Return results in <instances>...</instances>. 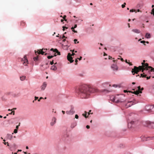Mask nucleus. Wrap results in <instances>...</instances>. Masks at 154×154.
<instances>
[{
  "mask_svg": "<svg viewBox=\"0 0 154 154\" xmlns=\"http://www.w3.org/2000/svg\"><path fill=\"white\" fill-rule=\"evenodd\" d=\"M91 89L86 85L80 86L76 90V92L83 98H86L89 97Z\"/></svg>",
  "mask_w": 154,
  "mask_h": 154,
  "instance_id": "f257e3e1",
  "label": "nucleus"
},
{
  "mask_svg": "<svg viewBox=\"0 0 154 154\" xmlns=\"http://www.w3.org/2000/svg\"><path fill=\"white\" fill-rule=\"evenodd\" d=\"M143 62H144L142 63V66H139L138 67L134 66V68L132 69L131 72L133 75L135 73L137 74L138 72L141 70H142V72H143L144 70H148L149 69H150L149 67L150 66H148V64L145 63H144L145 60H144Z\"/></svg>",
  "mask_w": 154,
  "mask_h": 154,
  "instance_id": "f03ea898",
  "label": "nucleus"
},
{
  "mask_svg": "<svg viewBox=\"0 0 154 154\" xmlns=\"http://www.w3.org/2000/svg\"><path fill=\"white\" fill-rule=\"evenodd\" d=\"M124 97L125 96L123 95H117L115 96L111 97V99L113 101L116 103H119L123 102L125 100Z\"/></svg>",
  "mask_w": 154,
  "mask_h": 154,
  "instance_id": "7ed1b4c3",
  "label": "nucleus"
},
{
  "mask_svg": "<svg viewBox=\"0 0 154 154\" xmlns=\"http://www.w3.org/2000/svg\"><path fill=\"white\" fill-rule=\"evenodd\" d=\"M136 122L131 121L128 124V127L130 129L134 128L136 127Z\"/></svg>",
  "mask_w": 154,
  "mask_h": 154,
  "instance_id": "20e7f679",
  "label": "nucleus"
},
{
  "mask_svg": "<svg viewBox=\"0 0 154 154\" xmlns=\"http://www.w3.org/2000/svg\"><path fill=\"white\" fill-rule=\"evenodd\" d=\"M154 107V105H148L146 106L143 109V111L145 110L147 111L148 112H150L151 110Z\"/></svg>",
  "mask_w": 154,
  "mask_h": 154,
  "instance_id": "39448f33",
  "label": "nucleus"
},
{
  "mask_svg": "<svg viewBox=\"0 0 154 154\" xmlns=\"http://www.w3.org/2000/svg\"><path fill=\"white\" fill-rule=\"evenodd\" d=\"M21 61L23 64L25 66H27L28 64V60L26 55L24 56L23 58L22 59Z\"/></svg>",
  "mask_w": 154,
  "mask_h": 154,
  "instance_id": "423d86ee",
  "label": "nucleus"
},
{
  "mask_svg": "<svg viewBox=\"0 0 154 154\" xmlns=\"http://www.w3.org/2000/svg\"><path fill=\"white\" fill-rule=\"evenodd\" d=\"M138 102L136 100H134L133 101H130L128 102L126 105V107H129L131 106L132 105L135 104L136 103H137Z\"/></svg>",
  "mask_w": 154,
  "mask_h": 154,
  "instance_id": "0eeeda50",
  "label": "nucleus"
},
{
  "mask_svg": "<svg viewBox=\"0 0 154 154\" xmlns=\"http://www.w3.org/2000/svg\"><path fill=\"white\" fill-rule=\"evenodd\" d=\"M75 112V111L74 110V108L73 107H71V109L70 111H66V113L68 115H72L74 114Z\"/></svg>",
  "mask_w": 154,
  "mask_h": 154,
  "instance_id": "6e6552de",
  "label": "nucleus"
},
{
  "mask_svg": "<svg viewBox=\"0 0 154 154\" xmlns=\"http://www.w3.org/2000/svg\"><path fill=\"white\" fill-rule=\"evenodd\" d=\"M138 90H137L135 91H134L133 92L132 91L131 92L132 93H134L136 95H138L139 93H142V91H140V86H138L137 87Z\"/></svg>",
  "mask_w": 154,
  "mask_h": 154,
  "instance_id": "1a4fd4ad",
  "label": "nucleus"
},
{
  "mask_svg": "<svg viewBox=\"0 0 154 154\" xmlns=\"http://www.w3.org/2000/svg\"><path fill=\"white\" fill-rule=\"evenodd\" d=\"M67 58L68 60L70 62V63H72L73 62L72 60V57L71 56V54L70 53H69L67 56Z\"/></svg>",
  "mask_w": 154,
  "mask_h": 154,
  "instance_id": "9d476101",
  "label": "nucleus"
},
{
  "mask_svg": "<svg viewBox=\"0 0 154 154\" xmlns=\"http://www.w3.org/2000/svg\"><path fill=\"white\" fill-rule=\"evenodd\" d=\"M56 120L57 119L55 117H54L53 118L52 120V121L50 123L51 125V126H53L56 123Z\"/></svg>",
  "mask_w": 154,
  "mask_h": 154,
  "instance_id": "9b49d317",
  "label": "nucleus"
},
{
  "mask_svg": "<svg viewBox=\"0 0 154 154\" xmlns=\"http://www.w3.org/2000/svg\"><path fill=\"white\" fill-rule=\"evenodd\" d=\"M47 83L46 82H43L42 85L41 87V90L43 91L45 90V88L47 86Z\"/></svg>",
  "mask_w": 154,
  "mask_h": 154,
  "instance_id": "f8f14e48",
  "label": "nucleus"
},
{
  "mask_svg": "<svg viewBox=\"0 0 154 154\" xmlns=\"http://www.w3.org/2000/svg\"><path fill=\"white\" fill-rule=\"evenodd\" d=\"M147 123L148 124L147 126H151L152 128H154V122H147Z\"/></svg>",
  "mask_w": 154,
  "mask_h": 154,
  "instance_id": "ddd939ff",
  "label": "nucleus"
},
{
  "mask_svg": "<svg viewBox=\"0 0 154 154\" xmlns=\"http://www.w3.org/2000/svg\"><path fill=\"white\" fill-rule=\"evenodd\" d=\"M111 68L113 70H117L118 69V67L116 64H113L111 66Z\"/></svg>",
  "mask_w": 154,
  "mask_h": 154,
  "instance_id": "4468645a",
  "label": "nucleus"
},
{
  "mask_svg": "<svg viewBox=\"0 0 154 154\" xmlns=\"http://www.w3.org/2000/svg\"><path fill=\"white\" fill-rule=\"evenodd\" d=\"M43 50H42V49L40 50H38L37 51V52L38 54H42V55H43L45 52L43 51Z\"/></svg>",
  "mask_w": 154,
  "mask_h": 154,
  "instance_id": "2eb2a0df",
  "label": "nucleus"
},
{
  "mask_svg": "<svg viewBox=\"0 0 154 154\" xmlns=\"http://www.w3.org/2000/svg\"><path fill=\"white\" fill-rule=\"evenodd\" d=\"M54 52L55 53H57V55H60V52H59L57 49H55L54 50ZM57 55L56 54H55L54 56H56Z\"/></svg>",
  "mask_w": 154,
  "mask_h": 154,
  "instance_id": "dca6fc26",
  "label": "nucleus"
},
{
  "mask_svg": "<svg viewBox=\"0 0 154 154\" xmlns=\"http://www.w3.org/2000/svg\"><path fill=\"white\" fill-rule=\"evenodd\" d=\"M132 31L135 33H139L140 32V30L137 29H133L132 30Z\"/></svg>",
  "mask_w": 154,
  "mask_h": 154,
  "instance_id": "f3484780",
  "label": "nucleus"
},
{
  "mask_svg": "<svg viewBox=\"0 0 154 154\" xmlns=\"http://www.w3.org/2000/svg\"><path fill=\"white\" fill-rule=\"evenodd\" d=\"M69 46L67 45H64L63 46V48L65 50H67Z\"/></svg>",
  "mask_w": 154,
  "mask_h": 154,
  "instance_id": "a211bd4d",
  "label": "nucleus"
},
{
  "mask_svg": "<svg viewBox=\"0 0 154 154\" xmlns=\"http://www.w3.org/2000/svg\"><path fill=\"white\" fill-rule=\"evenodd\" d=\"M150 35L149 33H146L145 35V37L146 38H150Z\"/></svg>",
  "mask_w": 154,
  "mask_h": 154,
  "instance_id": "6ab92c4d",
  "label": "nucleus"
},
{
  "mask_svg": "<svg viewBox=\"0 0 154 154\" xmlns=\"http://www.w3.org/2000/svg\"><path fill=\"white\" fill-rule=\"evenodd\" d=\"M51 69L55 71L57 70V68L55 66L53 65L51 66Z\"/></svg>",
  "mask_w": 154,
  "mask_h": 154,
  "instance_id": "aec40b11",
  "label": "nucleus"
},
{
  "mask_svg": "<svg viewBox=\"0 0 154 154\" xmlns=\"http://www.w3.org/2000/svg\"><path fill=\"white\" fill-rule=\"evenodd\" d=\"M76 125V123H73L71 125V127L73 128H74Z\"/></svg>",
  "mask_w": 154,
  "mask_h": 154,
  "instance_id": "412c9836",
  "label": "nucleus"
},
{
  "mask_svg": "<svg viewBox=\"0 0 154 154\" xmlns=\"http://www.w3.org/2000/svg\"><path fill=\"white\" fill-rule=\"evenodd\" d=\"M26 78V77L25 76H23L20 77V80L21 81H23Z\"/></svg>",
  "mask_w": 154,
  "mask_h": 154,
  "instance_id": "4be33fe9",
  "label": "nucleus"
},
{
  "mask_svg": "<svg viewBox=\"0 0 154 154\" xmlns=\"http://www.w3.org/2000/svg\"><path fill=\"white\" fill-rule=\"evenodd\" d=\"M25 25V23L23 21H21L20 22V25L22 26H24Z\"/></svg>",
  "mask_w": 154,
  "mask_h": 154,
  "instance_id": "5701e85b",
  "label": "nucleus"
},
{
  "mask_svg": "<svg viewBox=\"0 0 154 154\" xmlns=\"http://www.w3.org/2000/svg\"><path fill=\"white\" fill-rule=\"evenodd\" d=\"M85 114H82V116H85V118H87L88 117V116H86L87 114V112H86V111H85Z\"/></svg>",
  "mask_w": 154,
  "mask_h": 154,
  "instance_id": "b1692460",
  "label": "nucleus"
},
{
  "mask_svg": "<svg viewBox=\"0 0 154 154\" xmlns=\"http://www.w3.org/2000/svg\"><path fill=\"white\" fill-rule=\"evenodd\" d=\"M144 73H143V74H141L140 75V77H146V75H143V74H144Z\"/></svg>",
  "mask_w": 154,
  "mask_h": 154,
  "instance_id": "393cba45",
  "label": "nucleus"
},
{
  "mask_svg": "<svg viewBox=\"0 0 154 154\" xmlns=\"http://www.w3.org/2000/svg\"><path fill=\"white\" fill-rule=\"evenodd\" d=\"M149 68H150V71L151 72H154V68L152 67L151 66H149Z\"/></svg>",
  "mask_w": 154,
  "mask_h": 154,
  "instance_id": "a878e982",
  "label": "nucleus"
},
{
  "mask_svg": "<svg viewBox=\"0 0 154 154\" xmlns=\"http://www.w3.org/2000/svg\"><path fill=\"white\" fill-rule=\"evenodd\" d=\"M102 92H109V91L108 90H107V89H104V90H102Z\"/></svg>",
  "mask_w": 154,
  "mask_h": 154,
  "instance_id": "bb28decb",
  "label": "nucleus"
},
{
  "mask_svg": "<svg viewBox=\"0 0 154 154\" xmlns=\"http://www.w3.org/2000/svg\"><path fill=\"white\" fill-rule=\"evenodd\" d=\"M14 111H12V112H11L10 113H9L8 114H10V115H11V114H13V115H14Z\"/></svg>",
  "mask_w": 154,
  "mask_h": 154,
  "instance_id": "cd10ccee",
  "label": "nucleus"
},
{
  "mask_svg": "<svg viewBox=\"0 0 154 154\" xmlns=\"http://www.w3.org/2000/svg\"><path fill=\"white\" fill-rule=\"evenodd\" d=\"M33 59L34 61L37 60L38 59V57H34L33 58Z\"/></svg>",
  "mask_w": 154,
  "mask_h": 154,
  "instance_id": "c85d7f7f",
  "label": "nucleus"
},
{
  "mask_svg": "<svg viewBox=\"0 0 154 154\" xmlns=\"http://www.w3.org/2000/svg\"><path fill=\"white\" fill-rule=\"evenodd\" d=\"M151 14H152L154 16V8H152V9Z\"/></svg>",
  "mask_w": 154,
  "mask_h": 154,
  "instance_id": "c756f323",
  "label": "nucleus"
},
{
  "mask_svg": "<svg viewBox=\"0 0 154 154\" xmlns=\"http://www.w3.org/2000/svg\"><path fill=\"white\" fill-rule=\"evenodd\" d=\"M53 56H49L47 57V58L48 59H51V58H52V57H53Z\"/></svg>",
  "mask_w": 154,
  "mask_h": 154,
  "instance_id": "7c9ffc66",
  "label": "nucleus"
},
{
  "mask_svg": "<svg viewBox=\"0 0 154 154\" xmlns=\"http://www.w3.org/2000/svg\"><path fill=\"white\" fill-rule=\"evenodd\" d=\"M126 5V3H124V4H123L122 5V8H124V7H125V5Z\"/></svg>",
  "mask_w": 154,
  "mask_h": 154,
  "instance_id": "2f4dec72",
  "label": "nucleus"
},
{
  "mask_svg": "<svg viewBox=\"0 0 154 154\" xmlns=\"http://www.w3.org/2000/svg\"><path fill=\"white\" fill-rule=\"evenodd\" d=\"M14 133H17V129H15L14 130Z\"/></svg>",
  "mask_w": 154,
  "mask_h": 154,
  "instance_id": "473e14b6",
  "label": "nucleus"
},
{
  "mask_svg": "<svg viewBox=\"0 0 154 154\" xmlns=\"http://www.w3.org/2000/svg\"><path fill=\"white\" fill-rule=\"evenodd\" d=\"M60 38H67V37H66L65 35H63V37H62V38L61 37V36H60Z\"/></svg>",
  "mask_w": 154,
  "mask_h": 154,
  "instance_id": "72a5a7b5",
  "label": "nucleus"
},
{
  "mask_svg": "<svg viewBox=\"0 0 154 154\" xmlns=\"http://www.w3.org/2000/svg\"><path fill=\"white\" fill-rule=\"evenodd\" d=\"M3 141L5 142L4 143H4L5 144V145H6V143L7 144V145L8 146H9V144H8V142H7L6 143L5 142V140H3Z\"/></svg>",
  "mask_w": 154,
  "mask_h": 154,
  "instance_id": "f704fd0d",
  "label": "nucleus"
},
{
  "mask_svg": "<svg viewBox=\"0 0 154 154\" xmlns=\"http://www.w3.org/2000/svg\"><path fill=\"white\" fill-rule=\"evenodd\" d=\"M47 50V48H43L42 49V50H43L45 52Z\"/></svg>",
  "mask_w": 154,
  "mask_h": 154,
  "instance_id": "c9c22d12",
  "label": "nucleus"
},
{
  "mask_svg": "<svg viewBox=\"0 0 154 154\" xmlns=\"http://www.w3.org/2000/svg\"><path fill=\"white\" fill-rule=\"evenodd\" d=\"M135 10L134 9H132L130 10V12H135Z\"/></svg>",
  "mask_w": 154,
  "mask_h": 154,
  "instance_id": "e433bc0d",
  "label": "nucleus"
},
{
  "mask_svg": "<svg viewBox=\"0 0 154 154\" xmlns=\"http://www.w3.org/2000/svg\"><path fill=\"white\" fill-rule=\"evenodd\" d=\"M75 118L76 119H78L79 118V116L76 114L75 115Z\"/></svg>",
  "mask_w": 154,
  "mask_h": 154,
  "instance_id": "4c0bfd02",
  "label": "nucleus"
},
{
  "mask_svg": "<svg viewBox=\"0 0 154 154\" xmlns=\"http://www.w3.org/2000/svg\"><path fill=\"white\" fill-rule=\"evenodd\" d=\"M66 15L64 16L63 17V19L65 21H66Z\"/></svg>",
  "mask_w": 154,
  "mask_h": 154,
  "instance_id": "58836bf2",
  "label": "nucleus"
},
{
  "mask_svg": "<svg viewBox=\"0 0 154 154\" xmlns=\"http://www.w3.org/2000/svg\"><path fill=\"white\" fill-rule=\"evenodd\" d=\"M20 123H19V125H17L16 126V128L17 129L18 128H19V126H20Z\"/></svg>",
  "mask_w": 154,
  "mask_h": 154,
  "instance_id": "ea45409f",
  "label": "nucleus"
},
{
  "mask_svg": "<svg viewBox=\"0 0 154 154\" xmlns=\"http://www.w3.org/2000/svg\"><path fill=\"white\" fill-rule=\"evenodd\" d=\"M38 97L35 96V100H36L38 99Z\"/></svg>",
  "mask_w": 154,
  "mask_h": 154,
  "instance_id": "a19ab883",
  "label": "nucleus"
},
{
  "mask_svg": "<svg viewBox=\"0 0 154 154\" xmlns=\"http://www.w3.org/2000/svg\"><path fill=\"white\" fill-rule=\"evenodd\" d=\"M141 43H144L146 42L144 41H141Z\"/></svg>",
  "mask_w": 154,
  "mask_h": 154,
  "instance_id": "79ce46f5",
  "label": "nucleus"
},
{
  "mask_svg": "<svg viewBox=\"0 0 154 154\" xmlns=\"http://www.w3.org/2000/svg\"><path fill=\"white\" fill-rule=\"evenodd\" d=\"M54 64V61L53 60L52 61H51L50 62V64L51 65H52Z\"/></svg>",
  "mask_w": 154,
  "mask_h": 154,
  "instance_id": "37998d69",
  "label": "nucleus"
},
{
  "mask_svg": "<svg viewBox=\"0 0 154 154\" xmlns=\"http://www.w3.org/2000/svg\"><path fill=\"white\" fill-rule=\"evenodd\" d=\"M86 127L87 129H89L90 128V126L88 125H87L86 126Z\"/></svg>",
  "mask_w": 154,
  "mask_h": 154,
  "instance_id": "c03bdc74",
  "label": "nucleus"
},
{
  "mask_svg": "<svg viewBox=\"0 0 154 154\" xmlns=\"http://www.w3.org/2000/svg\"><path fill=\"white\" fill-rule=\"evenodd\" d=\"M149 138H150V139H151V140H153V139H154V137H149Z\"/></svg>",
  "mask_w": 154,
  "mask_h": 154,
  "instance_id": "a18cd8bd",
  "label": "nucleus"
},
{
  "mask_svg": "<svg viewBox=\"0 0 154 154\" xmlns=\"http://www.w3.org/2000/svg\"><path fill=\"white\" fill-rule=\"evenodd\" d=\"M78 60L77 59H76L75 60V62L76 63L75 64V65L77 64V62H78Z\"/></svg>",
  "mask_w": 154,
  "mask_h": 154,
  "instance_id": "49530a36",
  "label": "nucleus"
},
{
  "mask_svg": "<svg viewBox=\"0 0 154 154\" xmlns=\"http://www.w3.org/2000/svg\"><path fill=\"white\" fill-rule=\"evenodd\" d=\"M72 31L73 32H75V33H77V31L75 30L74 29Z\"/></svg>",
  "mask_w": 154,
  "mask_h": 154,
  "instance_id": "de8ad7c7",
  "label": "nucleus"
},
{
  "mask_svg": "<svg viewBox=\"0 0 154 154\" xmlns=\"http://www.w3.org/2000/svg\"><path fill=\"white\" fill-rule=\"evenodd\" d=\"M77 41V39H75L74 40V41L75 42V43H76L75 42Z\"/></svg>",
  "mask_w": 154,
  "mask_h": 154,
  "instance_id": "09e8293b",
  "label": "nucleus"
},
{
  "mask_svg": "<svg viewBox=\"0 0 154 154\" xmlns=\"http://www.w3.org/2000/svg\"><path fill=\"white\" fill-rule=\"evenodd\" d=\"M77 27V25L76 24H75V25L74 26V28H76Z\"/></svg>",
  "mask_w": 154,
  "mask_h": 154,
  "instance_id": "8fccbe9b",
  "label": "nucleus"
},
{
  "mask_svg": "<svg viewBox=\"0 0 154 154\" xmlns=\"http://www.w3.org/2000/svg\"><path fill=\"white\" fill-rule=\"evenodd\" d=\"M91 110H90L89 112H88V115H89L90 114V112H91Z\"/></svg>",
  "mask_w": 154,
  "mask_h": 154,
  "instance_id": "3c124183",
  "label": "nucleus"
},
{
  "mask_svg": "<svg viewBox=\"0 0 154 154\" xmlns=\"http://www.w3.org/2000/svg\"><path fill=\"white\" fill-rule=\"evenodd\" d=\"M128 63L129 64V65L132 66V65L131 63Z\"/></svg>",
  "mask_w": 154,
  "mask_h": 154,
  "instance_id": "603ef678",
  "label": "nucleus"
},
{
  "mask_svg": "<svg viewBox=\"0 0 154 154\" xmlns=\"http://www.w3.org/2000/svg\"><path fill=\"white\" fill-rule=\"evenodd\" d=\"M82 57H80L79 58H78V59H79V60H80L82 59Z\"/></svg>",
  "mask_w": 154,
  "mask_h": 154,
  "instance_id": "864d4df0",
  "label": "nucleus"
},
{
  "mask_svg": "<svg viewBox=\"0 0 154 154\" xmlns=\"http://www.w3.org/2000/svg\"><path fill=\"white\" fill-rule=\"evenodd\" d=\"M150 76H149V77H146V78H147V79H150Z\"/></svg>",
  "mask_w": 154,
  "mask_h": 154,
  "instance_id": "5fc2aeb1",
  "label": "nucleus"
},
{
  "mask_svg": "<svg viewBox=\"0 0 154 154\" xmlns=\"http://www.w3.org/2000/svg\"><path fill=\"white\" fill-rule=\"evenodd\" d=\"M65 26H64L63 27V31H64L65 30Z\"/></svg>",
  "mask_w": 154,
  "mask_h": 154,
  "instance_id": "6e6d98bb",
  "label": "nucleus"
},
{
  "mask_svg": "<svg viewBox=\"0 0 154 154\" xmlns=\"http://www.w3.org/2000/svg\"><path fill=\"white\" fill-rule=\"evenodd\" d=\"M74 28H74V27H72L71 28V29L72 30V31L73 30H74Z\"/></svg>",
  "mask_w": 154,
  "mask_h": 154,
  "instance_id": "4d7b16f0",
  "label": "nucleus"
},
{
  "mask_svg": "<svg viewBox=\"0 0 154 154\" xmlns=\"http://www.w3.org/2000/svg\"><path fill=\"white\" fill-rule=\"evenodd\" d=\"M109 59H112V57H110V56H109Z\"/></svg>",
  "mask_w": 154,
  "mask_h": 154,
  "instance_id": "13d9d810",
  "label": "nucleus"
},
{
  "mask_svg": "<svg viewBox=\"0 0 154 154\" xmlns=\"http://www.w3.org/2000/svg\"><path fill=\"white\" fill-rule=\"evenodd\" d=\"M74 55H75V54L73 53H72V54H71V56H74Z\"/></svg>",
  "mask_w": 154,
  "mask_h": 154,
  "instance_id": "bf43d9fd",
  "label": "nucleus"
},
{
  "mask_svg": "<svg viewBox=\"0 0 154 154\" xmlns=\"http://www.w3.org/2000/svg\"><path fill=\"white\" fill-rule=\"evenodd\" d=\"M143 90V88H142L140 89V91H142Z\"/></svg>",
  "mask_w": 154,
  "mask_h": 154,
  "instance_id": "052dcab7",
  "label": "nucleus"
},
{
  "mask_svg": "<svg viewBox=\"0 0 154 154\" xmlns=\"http://www.w3.org/2000/svg\"><path fill=\"white\" fill-rule=\"evenodd\" d=\"M62 112L63 113V114H65V111H64L63 110V111H62Z\"/></svg>",
  "mask_w": 154,
  "mask_h": 154,
  "instance_id": "680f3d73",
  "label": "nucleus"
},
{
  "mask_svg": "<svg viewBox=\"0 0 154 154\" xmlns=\"http://www.w3.org/2000/svg\"><path fill=\"white\" fill-rule=\"evenodd\" d=\"M94 90H95V92H97L98 91V90H97V89H94Z\"/></svg>",
  "mask_w": 154,
  "mask_h": 154,
  "instance_id": "e2e57ef3",
  "label": "nucleus"
},
{
  "mask_svg": "<svg viewBox=\"0 0 154 154\" xmlns=\"http://www.w3.org/2000/svg\"><path fill=\"white\" fill-rule=\"evenodd\" d=\"M54 49H53V48H51V51H54Z\"/></svg>",
  "mask_w": 154,
  "mask_h": 154,
  "instance_id": "0e129e2a",
  "label": "nucleus"
},
{
  "mask_svg": "<svg viewBox=\"0 0 154 154\" xmlns=\"http://www.w3.org/2000/svg\"><path fill=\"white\" fill-rule=\"evenodd\" d=\"M152 53H154V50H153L151 51Z\"/></svg>",
  "mask_w": 154,
  "mask_h": 154,
  "instance_id": "69168bd1",
  "label": "nucleus"
},
{
  "mask_svg": "<svg viewBox=\"0 0 154 154\" xmlns=\"http://www.w3.org/2000/svg\"><path fill=\"white\" fill-rule=\"evenodd\" d=\"M121 60L122 61H124V60L123 58H121Z\"/></svg>",
  "mask_w": 154,
  "mask_h": 154,
  "instance_id": "338daca9",
  "label": "nucleus"
},
{
  "mask_svg": "<svg viewBox=\"0 0 154 154\" xmlns=\"http://www.w3.org/2000/svg\"><path fill=\"white\" fill-rule=\"evenodd\" d=\"M66 39H63V42H65V41H66Z\"/></svg>",
  "mask_w": 154,
  "mask_h": 154,
  "instance_id": "774afa93",
  "label": "nucleus"
}]
</instances>
